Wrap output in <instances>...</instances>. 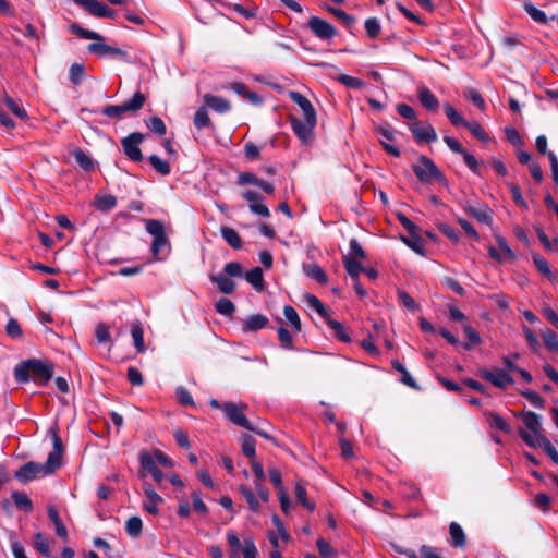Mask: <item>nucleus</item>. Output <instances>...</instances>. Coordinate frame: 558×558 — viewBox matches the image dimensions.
<instances>
[{
    "label": "nucleus",
    "mask_w": 558,
    "mask_h": 558,
    "mask_svg": "<svg viewBox=\"0 0 558 558\" xmlns=\"http://www.w3.org/2000/svg\"><path fill=\"white\" fill-rule=\"evenodd\" d=\"M53 375V369L47 363L39 360H27L17 364L14 368V376L17 383L35 381L45 385Z\"/></svg>",
    "instance_id": "1"
},
{
    "label": "nucleus",
    "mask_w": 558,
    "mask_h": 558,
    "mask_svg": "<svg viewBox=\"0 0 558 558\" xmlns=\"http://www.w3.org/2000/svg\"><path fill=\"white\" fill-rule=\"evenodd\" d=\"M243 267L238 262L227 263L223 267V272L210 275L209 279L215 283L218 290L223 294H232L236 288L232 278H242Z\"/></svg>",
    "instance_id": "2"
},
{
    "label": "nucleus",
    "mask_w": 558,
    "mask_h": 558,
    "mask_svg": "<svg viewBox=\"0 0 558 558\" xmlns=\"http://www.w3.org/2000/svg\"><path fill=\"white\" fill-rule=\"evenodd\" d=\"M227 542L230 547V558H257L258 550L252 536H244L241 541L234 531L227 532Z\"/></svg>",
    "instance_id": "3"
},
{
    "label": "nucleus",
    "mask_w": 558,
    "mask_h": 558,
    "mask_svg": "<svg viewBox=\"0 0 558 558\" xmlns=\"http://www.w3.org/2000/svg\"><path fill=\"white\" fill-rule=\"evenodd\" d=\"M521 416L529 432L521 428L519 429V435L527 446L535 448V444L541 440V438L546 437L543 432L541 417L532 411L524 412Z\"/></svg>",
    "instance_id": "4"
},
{
    "label": "nucleus",
    "mask_w": 558,
    "mask_h": 558,
    "mask_svg": "<svg viewBox=\"0 0 558 558\" xmlns=\"http://www.w3.org/2000/svg\"><path fill=\"white\" fill-rule=\"evenodd\" d=\"M412 170L422 183L446 182V178L435 162L426 156H420L418 161L412 166Z\"/></svg>",
    "instance_id": "5"
},
{
    "label": "nucleus",
    "mask_w": 558,
    "mask_h": 558,
    "mask_svg": "<svg viewBox=\"0 0 558 558\" xmlns=\"http://www.w3.org/2000/svg\"><path fill=\"white\" fill-rule=\"evenodd\" d=\"M145 102V96L136 92L133 97L122 105H109L102 108L101 112L111 119H121L126 112L140 110Z\"/></svg>",
    "instance_id": "6"
},
{
    "label": "nucleus",
    "mask_w": 558,
    "mask_h": 558,
    "mask_svg": "<svg viewBox=\"0 0 558 558\" xmlns=\"http://www.w3.org/2000/svg\"><path fill=\"white\" fill-rule=\"evenodd\" d=\"M54 471L56 470L49 465L47 461L43 464L31 461L22 465L14 473V477L22 483H26L39 476L50 475L54 473Z\"/></svg>",
    "instance_id": "7"
},
{
    "label": "nucleus",
    "mask_w": 558,
    "mask_h": 558,
    "mask_svg": "<svg viewBox=\"0 0 558 558\" xmlns=\"http://www.w3.org/2000/svg\"><path fill=\"white\" fill-rule=\"evenodd\" d=\"M146 231L154 236L151 243V253L156 259L162 250L168 245V238L166 235L165 226L161 221L150 219L146 221Z\"/></svg>",
    "instance_id": "8"
},
{
    "label": "nucleus",
    "mask_w": 558,
    "mask_h": 558,
    "mask_svg": "<svg viewBox=\"0 0 558 558\" xmlns=\"http://www.w3.org/2000/svg\"><path fill=\"white\" fill-rule=\"evenodd\" d=\"M225 415L229 421L233 424L243 427L245 429H253V424L248 421V418L244 414V410L246 409V404H235L233 402H226L222 405Z\"/></svg>",
    "instance_id": "9"
},
{
    "label": "nucleus",
    "mask_w": 558,
    "mask_h": 558,
    "mask_svg": "<svg viewBox=\"0 0 558 558\" xmlns=\"http://www.w3.org/2000/svg\"><path fill=\"white\" fill-rule=\"evenodd\" d=\"M290 123L293 132L303 144H308L312 141L317 119L311 120L307 118L301 120L294 116H291Z\"/></svg>",
    "instance_id": "10"
},
{
    "label": "nucleus",
    "mask_w": 558,
    "mask_h": 558,
    "mask_svg": "<svg viewBox=\"0 0 558 558\" xmlns=\"http://www.w3.org/2000/svg\"><path fill=\"white\" fill-rule=\"evenodd\" d=\"M144 135L138 132H134L129 136L122 138L121 145L124 154L133 161H141L143 156L140 149V144L143 142Z\"/></svg>",
    "instance_id": "11"
},
{
    "label": "nucleus",
    "mask_w": 558,
    "mask_h": 558,
    "mask_svg": "<svg viewBox=\"0 0 558 558\" xmlns=\"http://www.w3.org/2000/svg\"><path fill=\"white\" fill-rule=\"evenodd\" d=\"M307 25L319 39L327 40L335 37L337 34L336 28L330 23L317 16H312Z\"/></svg>",
    "instance_id": "12"
},
{
    "label": "nucleus",
    "mask_w": 558,
    "mask_h": 558,
    "mask_svg": "<svg viewBox=\"0 0 558 558\" xmlns=\"http://www.w3.org/2000/svg\"><path fill=\"white\" fill-rule=\"evenodd\" d=\"M409 129L417 142L432 143L438 138L435 129L430 124L424 125L418 121H413L409 124Z\"/></svg>",
    "instance_id": "13"
},
{
    "label": "nucleus",
    "mask_w": 558,
    "mask_h": 558,
    "mask_svg": "<svg viewBox=\"0 0 558 558\" xmlns=\"http://www.w3.org/2000/svg\"><path fill=\"white\" fill-rule=\"evenodd\" d=\"M88 51L90 53H94V54L98 56V57L111 56V57H114V58H119L121 60H126L128 59L126 51H124V50H122L120 48L107 45L104 41H96V43L89 44L88 45Z\"/></svg>",
    "instance_id": "14"
},
{
    "label": "nucleus",
    "mask_w": 558,
    "mask_h": 558,
    "mask_svg": "<svg viewBox=\"0 0 558 558\" xmlns=\"http://www.w3.org/2000/svg\"><path fill=\"white\" fill-rule=\"evenodd\" d=\"M377 135L380 136V144L383 145L384 149L393 157L400 156V150L398 147L389 144V142L395 141V131L391 129L388 124H380L376 129Z\"/></svg>",
    "instance_id": "15"
},
{
    "label": "nucleus",
    "mask_w": 558,
    "mask_h": 558,
    "mask_svg": "<svg viewBox=\"0 0 558 558\" xmlns=\"http://www.w3.org/2000/svg\"><path fill=\"white\" fill-rule=\"evenodd\" d=\"M242 196L248 202V208L253 214L265 218L270 216L269 208L263 203L262 197L256 192L247 190L242 193Z\"/></svg>",
    "instance_id": "16"
},
{
    "label": "nucleus",
    "mask_w": 558,
    "mask_h": 558,
    "mask_svg": "<svg viewBox=\"0 0 558 558\" xmlns=\"http://www.w3.org/2000/svg\"><path fill=\"white\" fill-rule=\"evenodd\" d=\"M76 4L84 7L90 14L98 17H113L114 11L102 2L96 0H73Z\"/></svg>",
    "instance_id": "17"
},
{
    "label": "nucleus",
    "mask_w": 558,
    "mask_h": 558,
    "mask_svg": "<svg viewBox=\"0 0 558 558\" xmlns=\"http://www.w3.org/2000/svg\"><path fill=\"white\" fill-rule=\"evenodd\" d=\"M50 434L52 436V450L49 452L47 462L49 465H51L54 470L59 469L61 466V458L63 453V445L61 441V438L59 437L57 433V428L52 427L50 428Z\"/></svg>",
    "instance_id": "18"
},
{
    "label": "nucleus",
    "mask_w": 558,
    "mask_h": 558,
    "mask_svg": "<svg viewBox=\"0 0 558 558\" xmlns=\"http://www.w3.org/2000/svg\"><path fill=\"white\" fill-rule=\"evenodd\" d=\"M481 376L494 386L505 389L513 384V379L502 369L481 371Z\"/></svg>",
    "instance_id": "19"
},
{
    "label": "nucleus",
    "mask_w": 558,
    "mask_h": 558,
    "mask_svg": "<svg viewBox=\"0 0 558 558\" xmlns=\"http://www.w3.org/2000/svg\"><path fill=\"white\" fill-rule=\"evenodd\" d=\"M463 209L469 216L475 218L478 222L485 223V225L492 223V210L489 209L488 206H486V205L474 206V205L470 204L469 202H466L463 205Z\"/></svg>",
    "instance_id": "20"
},
{
    "label": "nucleus",
    "mask_w": 558,
    "mask_h": 558,
    "mask_svg": "<svg viewBox=\"0 0 558 558\" xmlns=\"http://www.w3.org/2000/svg\"><path fill=\"white\" fill-rule=\"evenodd\" d=\"M143 489L146 496L143 508L151 514H157L158 505L162 502L161 496L157 494L150 484L145 483Z\"/></svg>",
    "instance_id": "21"
},
{
    "label": "nucleus",
    "mask_w": 558,
    "mask_h": 558,
    "mask_svg": "<svg viewBox=\"0 0 558 558\" xmlns=\"http://www.w3.org/2000/svg\"><path fill=\"white\" fill-rule=\"evenodd\" d=\"M290 98L295 102L301 111L303 119L310 118L311 120L317 119L316 111L311 101L299 92H290Z\"/></svg>",
    "instance_id": "22"
},
{
    "label": "nucleus",
    "mask_w": 558,
    "mask_h": 558,
    "mask_svg": "<svg viewBox=\"0 0 558 558\" xmlns=\"http://www.w3.org/2000/svg\"><path fill=\"white\" fill-rule=\"evenodd\" d=\"M140 462L142 468L148 471L157 483L163 480V473L156 466V461L151 454L142 452Z\"/></svg>",
    "instance_id": "23"
},
{
    "label": "nucleus",
    "mask_w": 558,
    "mask_h": 558,
    "mask_svg": "<svg viewBox=\"0 0 558 558\" xmlns=\"http://www.w3.org/2000/svg\"><path fill=\"white\" fill-rule=\"evenodd\" d=\"M205 107L210 108L217 113H226L230 110V104L222 97L205 94L204 97Z\"/></svg>",
    "instance_id": "24"
},
{
    "label": "nucleus",
    "mask_w": 558,
    "mask_h": 558,
    "mask_svg": "<svg viewBox=\"0 0 558 558\" xmlns=\"http://www.w3.org/2000/svg\"><path fill=\"white\" fill-rule=\"evenodd\" d=\"M268 324V318L262 314L251 315L245 318L243 324V331L250 332L262 329Z\"/></svg>",
    "instance_id": "25"
},
{
    "label": "nucleus",
    "mask_w": 558,
    "mask_h": 558,
    "mask_svg": "<svg viewBox=\"0 0 558 558\" xmlns=\"http://www.w3.org/2000/svg\"><path fill=\"white\" fill-rule=\"evenodd\" d=\"M418 99L421 104L430 111H436L439 107V101L436 96L427 88L422 87L418 89Z\"/></svg>",
    "instance_id": "26"
},
{
    "label": "nucleus",
    "mask_w": 558,
    "mask_h": 558,
    "mask_svg": "<svg viewBox=\"0 0 558 558\" xmlns=\"http://www.w3.org/2000/svg\"><path fill=\"white\" fill-rule=\"evenodd\" d=\"M0 105H4L15 117L21 120L27 119V112L24 108L20 107L13 98H11L8 94L3 93L0 96Z\"/></svg>",
    "instance_id": "27"
},
{
    "label": "nucleus",
    "mask_w": 558,
    "mask_h": 558,
    "mask_svg": "<svg viewBox=\"0 0 558 558\" xmlns=\"http://www.w3.org/2000/svg\"><path fill=\"white\" fill-rule=\"evenodd\" d=\"M248 283H251L257 291H262L264 288V278L263 271L259 267H254L253 269L243 274Z\"/></svg>",
    "instance_id": "28"
},
{
    "label": "nucleus",
    "mask_w": 558,
    "mask_h": 558,
    "mask_svg": "<svg viewBox=\"0 0 558 558\" xmlns=\"http://www.w3.org/2000/svg\"><path fill=\"white\" fill-rule=\"evenodd\" d=\"M221 236L223 240L233 248L238 250L242 245L241 238L239 233L230 228V227H221L220 229Z\"/></svg>",
    "instance_id": "29"
},
{
    "label": "nucleus",
    "mask_w": 558,
    "mask_h": 558,
    "mask_svg": "<svg viewBox=\"0 0 558 558\" xmlns=\"http://www.w3.org/2000/svg\"><path fill=\"white\" fill-rule=\"evenodd\" d=\"M48 517L51 520V522L54 524L57 535L63 539H66L68 538L66 527L61 522V519H60L58 511L56 510L54 507L50 506L48 508Z\"/></svg>",
    "instance_id": "30"
},
{
    "label": "nucleus",
    "mask_w": 558,
    "mask_h": 558,
    "mask_svg": "<svg viewBox=\"0 0 558 558\" xmlns=\"http://www.w3.org/2000/svg\"><path fill=\"white\" fill-rule=\"evenodd\" d=\"M343 264L347 272L351 276L352 279H357L360 274L364 270V267L361 265V263L349 255L343 257Z\"/></svg>",
    "instance_id": "31"
},
{
    "label": "nucleus",
    "mask_w": 558,
    "mask_h": 558,
    "mask_svg": "<svg viewBox=\"0 0 558 558\" xmlns=\"http://www.w3.org/2000/svg\"><path fill=\"white\" fill-rule=\"evenodd\" d=\"M239 492L242 495V497L245 499V501L248 505V508L253 512H258L260 510V505L258 502V499L256 498L255 494L245 485L239 486Z\"/></svg>",
    "instance_id": "32"
},
{
    "label": "nucleus",
    "mask_w": 558,
    "mask_h": 558,
    "mask_svg": "<svg viewBox=\"0 0 558 558\" xmlns=\"http://www.w3.org/2000/svg\"><path fill=\"white\" fill-rule=\"evenodd\" d=\"M70 31H71V33H73L84 39H94L97 41H104V37L100 34H98L94 31L85 29L76 23L71 24Z\"/></svg>",
    "instance_id": "33"
},
{
    "label": "nucleus",
    "mask_w": 558,
    "mask_h": 558,
    "mask_svg": "<svg viewBox=\"0 0 558 558\" xmlns=\"http://www.w3.org/2000/svg\"><path fill=\"white\" fill-rule=\"evenodd\" d=\"M11 497L19 509H22L25 512H31L33 510V502L26 494L22 492H13Z\"/></svg>",
    "instance_id": "34"
},
{
    "label": "nucleus",
    "mask_w": 558,
    "mask_h": 558,
    "mask_svg": "<svg viewBox=\"0 0 558 558\" xmlns=\"http://www.w3.org/2000/svg\"><path fill=\"white\" fill-rule=\"evenodd\" d=\"M487 421L492 427H495L504 433L509 434L511 432L510 425L497 413L488 412L486 414Z\"/></svg>",
    "instance_id": "35"
},
{
    "label": "nucleus",
    "mask_w": 558,
    "mask_h": 558,
    "mask_svg": "<svg viewBox=\"0 0 558 558\" xmlns=\"http://www.w3.org/2000/svg\"><path fill=\"white\" fill-rule=\"evenodd\" d=\"M537 447L542 448L550 460L558 465V451L547 437L541 438V440L535 444V448Z\"/></svg>",
    "instance_id": "36"
},
{
    "label": "nucleus",
    "mask_w": 558,
    "mask_h": 558,
    "mask_svg": "<svg viewBox=\"0 0 558 558\" xmlns=\"http://www.w3.org/2000/svg\"><path fill=\"white\" fill-rule=\"evenodd\" d=\"M255 446L256 441L251 435L245 434L241 436L242 452L251 460L255 459Z\"/></svg>",
    "instance_id": "37"
},
{
    "label": "nucleus",
    "mask_w": 558,
    "mask_h": 558,
    "mask_svg": "<svg viewBox=\"0 0 558 558\" xmlns=\"http://www.w3.org/2000/svg\"><path fill=\"white\" fill-rule=\"evenodd\" d=\"M449 533L452 538V543L456 547H462L465 544V535L462 530V527L456 523L452 522L449 526Z\"/></svg>",
    "instance_id": "38"
},
{
    "label": "nucleus",
    "mask_w": 558,
    "mask_h": 558,
    "mask_svg": "<svg viewBox=\"0 0 558 558\" xmlns=\"http://www.w3.org/2000/svg\"><path fill=\"white\" fill-rule=\"evenodd\" d=\"M142 529H143V523H142V520L140 517H136V515L131 517L125 522L126 533L131 537L140 536V534L142 533Z\"/></svg>",
    "instance_id": "39"
},
{
    "label": "nucleus",
    "mask_w": 558,
    "mask_h": 558,
    "mask_svg": "<svg viewBox=\"0 0 558 558\" xmlns=\"http://www.w3.org/2000/svg\"><path fill=\"white\" fill-rule=\"evenodd\" d=\"M305 274L315 279L319 283H327L328 278L322 267L316 264L307 265L304 267Z\"/></svg>",
    "instance_id": "40"
},
{
    "label": "nucleus",
    "mask_w": 558,
    "mask_h": 558,
    "mask_svg": "<svg viewBox=\"0 0 558 558\" xmlns=\"http://www.w3.org/2000/svg\"><path fill=\"white\" fill-rule=\"evenodd\" d=\"M283 315H284L287 322H289L291 324V326L295 332L301 331V320H300V317L293 306L286 305L283 307Z\"/></svg>",
    "instance_id": "41"
},
{
    "label": "nucleus",
    "mask_w": 558,
    "mask_h": 558,
    "mask_svg": "<svg viewBox=\"0 0 558 558\" xmlns=\"http://www.w3.org/2000/svg\"><path fill=\"white\" fill-rule=\"evenodd\" d=\"M194 125L202 130L211 125L206 107H199L194 114Z\"/></svg>",
    "instance_id": "42"
},
{
    "label": "nucleus",
    "mask_w": 558,
    "mask_h": 558,
    "mask_svg": "<svg viewBox=\"0 0 558 558\" xmlns=\"http://www.w3.org/2000/svg\"><path fill=\"white\" fill-rule=\"evenodd\" d=\"M74 159L77 165L85 171H92L94 169L93 159L86 155L82 149H76L73 153Z\"/></svg>",
    "instance_id": "43"
},
{
    "label": "nucleus",
    "mask_w": 558,
    "mask_h": 558,
    "mask_svg": "<svg viewBox=\"0 0 558 558\" xmlns=\"http://www.w3.org/2000/svg\"><path fill=\"white\" fill-rule=\"evenodd\" d=\"M464 128H466L471 134L476 137L481 142H488L489 136L485 132V130L482 128V125L478 122H468L464 124Z\"/></svg>",
    "instance_id": "44"
},
{
    "label": "nucleus",
    "mask_w": 558,
    "mask_h": 558,
    "mask_svg": "<svg viewBox=\"0 0 558 558\" xmlns=\"http://www.w3.org/2000/svg\"><path fill=\"white\" fill-rule=\"evenodd\" d=\"M542 338L544 341L545 347L551 351V352H558V340L556 333L549 329L546 328L542 331Z\"/></svg>",
    "instance_id": "45"
},
{
    "label": "nucleus",
    "mask_w": 558,
    "mask_h": 558,
    "mask_svg": "<svg viewBox=\"0 0 558 558\" xmlns=\"http://www.w3.org/2000/svg\"><path fill=\"white\" fill-rule=\"evenodd\" d=\"M495 240L498 245L499 253L502 255L505 260L515 259V254L513 253V251L511 250V247L509 246L508 242L504 236L497 235Z\"/></svg>",
    "instance_id": "46"
},
{
    "label": "nucleus",
    "mask_w": 558,
    "mask_h": 558,
    "mask_svg": "<svg viewBox=\"0 0 558 558\" xmlns=\"http://www.w3.org/2000/svg\"><path fill=\"white\" fill-rule=\"evenodd\" d=\"M148 160L153 168L161 175H168L170 173V165L166 160H162L156 155L149 156Z\"/></svg>",
    "instance_id": "47"
},
{
    "label": "nucleus",
    "mask_w": 558,
    "mask_h": 558,
    "mask_svg": "<svg viewBox=\"0 0 558 558\" xmlns=\"http://www.w3.org/2000/svg\"><path fill=\"white\" fill-rule=\"evenodd\" d=\"M34 546L40 554L50 558V545L41 532L35 534Z\"/></svg>",
    "instance_id": "48"
},
{
    "label": "nucleus",
    "mask_w": 558,
    "mask_h": 558,
    "mask_svg": "<svg viewBox=\"0 0 558 558\" xmlns=\"http://www.w3.org/2000/svg\"><path fill=\"white\" fill-rule=\"evenodd\" d=\"M328 326L333 330L335 336L337 339L343 341V342H350L351 339L349 335L345 332V329L343 325L335 319L327 318Z\"/></svg>",
    "instance_id": "49"
},
{
    "label": "nucleus",
    "mask_w": 558,
    "mask_h": 558,
    "mask_svg": "<svg viewBox=\"0 0 558 558\" xmlns=\"http://www.w3.org/2000/svg\"><path fill=\"white\" fill-rule=\"evenodd\" d=\"M524 10L535 22L541 24H546L548 22L546 14L534 7L531 2L524 3Z\"/></svg>",
    "instance_id": "50"
},
{
    "label": "nucleus",
    "mask_w": 558,
    "mask_h": 558,
    "mask_svg": "<svg viewBox=\"0 0 558 558\" xmlns=\"http://www.w3.org/2000/svg\"><path fill=\"white\" fill-rule=\"evenodd\" d=\"M305 300H306L308 306H311L319 316H322L326 319L328 318L327 310H326L325 305L319 301L318 298H316L313 294H306Z\"/></svg>",
    "instance_id": "51"
},
{
    "label": "nucleus",
    "mask_w": 558,
    "mask_h": 558,
    "mask_svg": "<svg viewBox=\"0 0 558 558\" xmlns=\"http://www.w3.org/2000/svg\"><path fill=\"white\" fill-rule=\"evenodd\" d=\"M397 295H398L399 303L401 305H403L404 307H407L409 311H411V312L418 311V306H417L416 302L414 301V299L409 293H407L404 290L399 289L397 292Z\"/></svg>",
    "instance_id": "52"
},
{
    "label": "nucleus",
    "mask_w": 558,
    "mask_h": 558,
    "mask_svg": "<svg viewBox=\"0 0 558 558\" xmlns=\"http://www.w3.org/2000/svg\"><path fill=\"white\" fill-rule=\"evenodd\" d=\"M95 203L98 209L107 211L116 206L117 199L112 195H99L96 197Z\"/></svg>",
    "instance_id": "53"
},
{
    "label": "nucleus",
    "mask_w": 558,
    "mask_h": 558,
    "mask_svg": "<svg viewBox=\"0 0 558 558\" xmlns=\"http://www.w3.org/2000/svg\"><path fill=\"white\" fill-rule=\"evenodd\" d=\"M295 498L308 511H314L315 505L307 499L305 488L299 483L295 484Z\"/></svg>",
    "instance_id": "54"
},
{
    "label": "nucleus",
    "mask_w": 558,
    "mask_h": 558,
    "mask_svg": "<svg viewBox=\"0 0 558 558\" xmlns=\"http://www.w3.org/2000/svg\"><path fill=\"white\" fill-rule=\"evenodd\" d=\"M536 233L546 250L558 252V238L550 240L541 228H536Z\"/></svg>",
    "instance_id": "55"
},
{
    "label": "nucleus",
    "mask_w": 558,
    "mask_h": 558,
    "mask_svg": "<svg viewBox=\"0 0 558 558\" xmlns=\"http://www.w3.org/2000/svg\"><path fill=\"white\" fill-rule=\"evenodd\" d=\"M444 110L452 124L464 126L466 120L450 104H445Z\"/></svg>",
    "instance_id": "56"
},
{
    "label": "nucleus",
    "mask_w": 558,
    "mask_h": 558,
    "mask_svg": "<svg viewBox=\"0 0 558 558\" xmlns=\"http://www.w3.org/2000/svg\"><path fill=\"white\" fill-rule=\"evenodd\" d=\"M85 76V68L80 63H73L70 68L69 77L74 85L81 84Z\"/></svg>",
    "instance_id": "57"
},
{
    "label": "nucleus",
    "mask_w": 558,
    "mask_h": 558,
    "mask_svg": "<svg viewBox=\"0 0 558 558\" xmlns=\"http://www.w3.org/2000/svg\"><path fill=\"white\" fill-rule=\"evenodd\" d=\"M338 82L343 84L345 87L352 88V89H361L365 85V83L362 80L347 75V74H340L338 76Z\"/></svg>",
    "instance_id": "58"
},
{
    "label": "nucleus",
    "mask_w": 558,
    "mask_h": 558,
    "mask_svg": "<svg viewBox=\"0 0 558 558\" xmlns=\"http://www.w3.org/2000/svg\"><path fill=\"white\" fill-rule=\"evenodd\" d=\"M216 311L223 316H231L235 311V306L229 299L221 298L216 303Z\"/></svg>",
    "instance_id": "59"
},
{
    "label": "nucleus",
    "mask_w": 558,
    "mask_h": 558,
    "mask_svg": "<svg viewBox=\"0 0 558 558\" xmlns=\"http://www.w3.org/2000/svg\"><path fill=\"white\" fill-rule=\"evenodd\" d=\"M146 125H147V128H148L151 132H154V133H156V134H158V135H160V136L165 135V134H166V132H167L166 124H165V123H163V121H162L160 118H158V117H153V118H150V119L146 122Z\"/></svg>",
    "instance_id": "60"
},
{
    "label": "nucleus",
    "mask_w": 558,
    "mask_h": 558,
    "mask_svg": "<svg viewBox=\"0 0 558 558\" xmlns=\"http://www.w3.org/2000/svg\"><path fill=\"white\" fill-rule=\"evenodd\" d=\"M364 27H365L367 35L371 38H376L381 31L380 23L376 17L367 19L364 23Z\"/></svg>",
    "instance_id": "61"
},
{
    "label": "nucleus",
    "mask_w": 558,
    "mask_h": 558,
    "mask_svg": "<svg viewBox=\"0 0 558 558\" xmlns=\"http://www.w3.org/2000/svg\"><path fill=\"white\" fill-rule=\"evenodd\" d=\"M533 263L539 272H542L544 276L550 278V276H551L550 267L544 257H542L538 254H534Z\"/></svg>",
    "instance_id": "62"
},
{
    "label": "nucleus",
    "mask_w": 558,
    "mask_h": 558,
    "mask_svg": "<svg viewBox=\"0 0 558 558\" xmlns=\"http://www.w3.org/2000/svg\"><path fill=\"white\" fill-rule=\"evenodd\" d=\"M95 336L98 343L101 344L110 342L111 339L108 326L104 323H100L96 326Z\"/></svg>",
    "instance_id": "63"
},
{
    "label": "nucleus",
    "mask_w": 558,
    "mask_h": 558,
    "mask_svg": "<svg viewBox=\"0 0 558 558\" xmlns=\"http://www.w3.org/2000/svg\"><path fill=\"white\" fill-rule=\"evenodd\" d=\"M5 331L11 338H21L23 336L22 328L15 318H10L5 325Z\"/></svg>",
    "instance_id": "64"
}]
</instances>
